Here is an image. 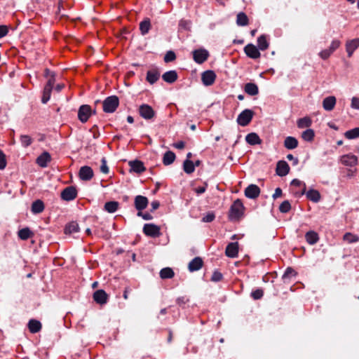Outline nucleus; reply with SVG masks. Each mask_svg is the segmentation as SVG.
Wrapping results in <instances>:
<instances>
[{
  "mask_svg": "<svg viewBox=\"0 0 359 359\" xmlns=\"http://www.w3.org/2000/svg\"><path fill=\"white\" fill-rule=\"evenodd\" d=\"M119 105V99L116 95L107 97L102 103L103 111L105 113L114 112Z\"/></svg>",
  "mask_w": 359,
  "mask_h": 359,
  "instance_id": "1",
  "label": "nucleus"
},
{
  "mask_svg": "<svg viewBox=\"0 0 359 359\" xmlns=\"http://www.w3.org/2000/svg\"><path fill=\"white\" fill-rule=\"evenodd\" d=\"M243 204L240 199H237L230 208L229 218L231 219H238L243 215Z\"/></svg>",
  "mask_w": 359,
  "mask_h": 359,
  "instance_id": "2",
  "label": "nucleus"
},
{
  "mask_svg": "<svg viewBox=\"0 0 359 359\" xmlns=\"http://www.w3.org/2000/svg\"><path fill=\"white\" fill-rule=\"evenodd\" d=\"M93 114V110L90 105L83 104L78 110V118L81 123H86Z\"/></svg>",
  "mask_w": 359,
  "mask_h": 359,
  "instance_id": "3",
  "label": "nucleus"
},
{
  "mask_svg": "<svg viewBox=\"0 0 359 359\" xmlns=\"http://www.w3.org/2000/svg\"><path fill=\"white\" fill-rule=\"evenodd\" d=\"M139 114L143 118L146 120H150L153 118L156 114L153 108L147 104H143L140 106Z\"/></svg>",
  "mask_w": 359,
  "mask_h": 359,
  "instance_id": "4",
  "label": "nucleus"
},
{
  "mask_svg": "<svg viewBox=\"0 0 359 359\" xmlns=\"http://www.w3.org/2000/svg\"><path fill=\"white\" fill-rule=\"evenodd\" d=\"M143 233L152 238H156L160 236V228L154 224H145L143 227Z\"/></svg>",
  "mask_w": 359,
  "mask_h": 359,
  "instance_id": "5",
  "label": "nucleus"
},
{
  "mask_svg": "<svg viewBox=\"0 0 359 359\" xmlns=\"http://www.w3.org/2000/svg\"><path fill=\"white\" fill-rule=\"evenodd\" d=\"M252 116V110L245 109L238 115L237 122L240 126H245L251 121Z\"/></svg>",
  "mask_w": 359,
  "mask_h": 359,
  "instance_id": "6",
  "label": "nucleus"
},
{
  "mask_svg": "<svg viewBox=\"0 0 359 359\" xmlns=\"http://www.w3.org/2000/svg\"><path fill=\"white\" fill-rule=\"evenodd\" d=\"M209 53L204 48L197 49L193 51L194 60L198 64H202L208 60Z\"/></svg>",
  "mask_w": 359,
  "mask_h": 359,
  "instance_id": "7",
  "label": "nucleus"
},
{
  "mask_svg": "<svg viewBox=\"0 0 359 359\" xmlns=\"http://www.w3.org/2000/svg\"><path fill=\"white\" fill-rule=\"evenodd\" d=\"M77 196V191L74 187L69 186L66 187L61 192V198L65 201H71Z\"/></svg>",
  "mask_w": 359,
  "mask_h": 359,
  "instance_id": "8",
  "label": "nucleus"
},
{
  "mask_svg": "<svg viewBox=\"0 0 359 359\" xmlns=\"http://www.w3.org/2000/svg\"><path fill=\"white\" fill-rule=\"evenodd\" d=\"M216 74L212 70H206L201 74L202 83L205 86H210L215 83Z\"/></svg>",
  "mask_w": 359,
  "mask_h": 359,
  "instance_id": "9",
  "label": "nucleus"
},
{
  "mask_svg": "<svg viewBox=\"0 0 359 359\" xmlns=\"http://www.w3.org/2000/svg\"><path fill=\"white\" fill-rule=\"evenodd\" d=\"M358 157L353 154H348L340 157V162L345 166L353 167L358 164Z\"/></svg>",
  "mask_w": 359,
  "mask_h": 359,
  "instance_id": "10",
  "label": "nucleus"
},
{
  "mask_svg": "<svg viewBox=\"0 0 359 359\" xmlns=\"http://www.w3.org/2000/svg\"><path fill=\"white\" fill-rule=\"evenodd\" d=\"M244 52L245 53L248 57L252 59H257L261 55L259 51V48H257L252 43H249L246 45L244 48Z\"/></svg>",
  "mask_w": 359,
  "mask_h": 359,
  "instance_id": "11",
  "label": "nucleus"
},
{
  "mask_svg": "<svg viewBox=\"0 0 359 359\" xmlns=\"http://www.w3.org/2000/svg\"><path fill=\"white\" fill-rule=\"evenodd\" d=\"M260 189L255 184H250L245 189V196L250 199H255L259 196Z\"/></svg>",
  "mask_w": 359,
  "mask_h": 359,
  "instance_id": "12",
  "label": "nucleus"
},
{
  "mask_svg": "<svg viewBox=\"0 0 359 359\" xmlns=\"http://www.w3.org/2000/svg\"><path fill=\"white\" fill-rule=\"evenodd\" d=\"M94 301L101 305L105 304L108 300V294L103 290H98L93 294Z\"/></svg>",
  "mask_w": 359,
  "mask_h": 359,
  "instance_id": "13",
  "label": "nucleus"
},
{
  "mask_svg": "<svg viewBox=\"0 0 359 359\" xmlns=\"http://www.w3.org/2000/svg\"><path fill=\"white\" fill-rule=\"evenodd\" d=\"M276 174L280 177L285 176L290 171V167L287 163L285 161H279L276 165Z\"/></svg>",
  "mask_w": 359,
  "mask_h": 359,
  "instance_id": "14",
  "label": "nucleus"
},
{
  "mask_svg": "<svg viewBox=\"0 0 359 359\" xmlns=\"http://www.w3.org/2000/svg\"><path fill=\"white\" fill-rule=\"evenodd\" d=\"M238 242L230 243L227 245L225 250V254L227 257L235 258L238 256Z\"/></svg>",
  "mask_w": 359,
  "mask_h": 359,
  "instance_id": "15",
  "label": "nucleus"
},
{
  "mask_svg": "<svg viewBox=\"0 0 359 359\" xmlns=\"http://www.w3.org/2000/svg\"><path fill=\"white\" fill-rule=\"evenodd\" d=\"M79 177L82 180L88 181L93 177V169L87 165L83 166L79 170Z\"/></svg>",
  "mask_w": 359,
  "mask_h": 359,
  "instance_id": "16",
  "label": "nucleus"
},
{
  "mask_svg": "<svg viewBox=\"0 0 359 359\" xmlns=\"http://www.w3.org/2000/svg\"><path fill=\"white\" fill-rule=\"evenodd\" d=\"M148 199L147 197L138 195L135 198V207L138 212L145 209L148 205Z\"/></svg>",
  "mask_w": 359,
  "mask_h": 359,
  "instance_id": "17",
  "label": "nucleus"
},
{
  "mask_svg": "<svg viewBox=\"0 0 359 359\" xmlns=\"http://www.w3.org/2000/svg\"><path fill=\"white\" fill-rule=\"evenodd\" d=\"M128 164L130 168V171L135 172L136 173H142L146 169L144 163L138 160L130 161H129Z\"/></svg>",
  "mask_w": 359,
  "mask_h": 359,
  "instance_id": "18",
  "label": "nucleus"
},
{
  "mask_svg": "<svg viewBox=\"0 0 359 359\" xmlns=\"http://www.w3.org/2000/svg\"><path fill=\"white\" fill-rule=\"evenodd\" d=\"M50 160L51 157L50 154L47 151H44L36 158V163L41 168H46Z\"/></svg>",
  "mask_w": 359,
  "mask_h": 359,
  "instance_id": "19",
  "label": "nucleus"
},
{
  "mask_svg": "<svg viewBox=\"0 0 359 359\" xmlns=\"http://www.w3.org/2000/svg\"><path fill=\"white\" fill-rule=\"evenodd\" d=\"M359 47V39H355L346 42V50L348 57H351L353 52Z\"/></svg>",
  "mask_w": 359,
  "mask_h": 359,
  "instance_id": "20",
  "label": "nucleus"
},
{
  "mask_svg": "<svg viewBox=\"0 0 359 359\" xmlns=\"http://www.w3.org/2000/svg\"><path fill=\"white\" fill-rule=\"evenodd\" d=\"M203 262L199 257L194 258L189 264V270L191 272L198 271L203 266Z\"/></svg>",
  "mask_w": 359,
  "mask_h": 359,
  "instance_id": "21",
  "label": "nucleus"
},
{
  "mask_svg": "<svg viewBox=\"0 0 359 359\" xmlns=\"http://www.w3.org/2000/svg\"><path fill=\"white\" fill-rule=\"evenodd\" d=\"M336 104V98L334 96L325 97L323 101V107L326 111H331Z\"/></svg>",
  "mask_w": 359,
  "mask_h": 359,
  "instance_id": "22",
  "label": "nucleus"
},
{
  "mask_svg": "<svg viewBox=\"0 0 359 359\" xmlns=\"http://www.w3.org/2000/svg\"><path fill=\"white\" fill-rule=\"evenodd\" d=\"M159 77L160 73L158 71L157 69H151L147 72L146 79L150 84H154L159 79Z\"/></svg>",
  "mask_w": 359,
  "mask_h": 359,
  "instance_id": "23",
  "label": "nucleus"
},
{
  "mask_svg": "<svg viewBox=\"0 0 359 359\" xmlns=\"http://www.w3.org/2000/svg\"><path fill=\"white\" fill-rule=\"evenodd\" d=\"M162 78L165 82L172 83L177 79V74L175 70L168 71L162 75Z\"/></svg>",
  "mask_w": 359,
  "mask_h": 359,
  "instance_id": "24",
  "label": "nucleus"
},
{
  "mask_svg": "<svg viewBox=\"0 0 359 359\" xmlns=\"http://www.w3.org/2000/svg\"><path fill=\"white\" fill-rule=\"evenodd\" d=\"M297 276V272L291 267H287L282 276V280L285 283H289L291 278Z\"/></svg>",
  "mask_w": 359,
  "mask_h": 359,
  "instance_id": "25",
  "label": "nucleus"
},
{
  "mask_svg": "<svg viewBox=\"0 0 359 359\" xmlns=\"http://www.w3.org/2000/svg\"><path fill=\"white\" fill-rule=\"evenodd\" d=\"M298 146V140L291 136L287 137L284 140V147L287 149H294Z\"/></svg>",
  "mask_w": 359,
  "mask_h": 359,
  "instance_id": "26",
  "label": "nucleus"
},
{
  "mask_svg": "<svg viewBox=\"0 0 359 359\" xmlns=\"http://www.w3.org/2000/svg\"><path fill=\"white\" fill-rule=\"evenodd\" d=\"M28 328L31 333H36L41 329V323L35 319H31L28 323Z\"/></svg>",
  "mask_w": 359,
  "mask_h": 359,
  "instance_id": "27",
  "label": "nucleus"
},
{
  "mask_svg": "<svg viewBox=\"0 0 359 359\" xmlns=\"http://www.w3.org/2000/svg\"><path fill=\"white\" fill-rule=\"evenodd\" d=\"M306 242L310 245H314L319 241L318 233L313 231H309L305 234Z\"/></svg>",
  "mask_w": 359,
  "mask_h": 359,
  "instance_id": "28",
  "label": "nucleus"
},
{
  "mask_svg": "<svg viewBox=\"0 0 359 359\" xmlns=\"http://www.w3.org/2000/svg\"><path fill=\"white\" fill-rule=\"evenodd\" d=\"M245 141L250 145L259 144L261 143V139L257 133H251L246 135Z\"/></svg>",
  "mask_w": 359,
  "mask_h": 359,
  "instance_id": "29",
  "label": "nucleus"
},
{
  "mask_svg": "<svg viewBox=\"0 0 359 359\" xmlns=\"http://www.w3.org/2000/svg\"><path fill=\"white\" fill-rule=\"evenodd\" d=\"M245 92L250 95H256L259 93L257 86L253 83H248L245 85Z\"/></svg>",
  "mask_w": 359,
  "mask_h": 359,
  "instance_id": "30",
  "label": "nucleus"
},
{
  "mask_svg": "<svg viewBox=\"0 0 359 359\" xmlns=\"http://www.w3.org/2000/svg\"><path fill=\"white\" fill-rule=\"evenodd\" d=\"M44 204L42 201L36 200L32 203V212L34 214H39L43 211Z\"/></svg>",
  "mask_w": 359,
  "mask_h": 359,
  "instance_id": "31",
  "label": "nucleus"
},
{
  "mask_svg": "<svg viewBox=\"0 0 359 359\" xmlns=\"http://www.w3.org/2000/svg\"><path fill=\"white\" fill-rule=\"evenodd\" d=\"M79 231V224L76 222H72L67 224L65 228L66 234H72Z\"/></svg>",
  "mask_w": 359,
  "mask_h": 359,
  "instance_id": "32",
  "label": "nucleus"
},
{
  "mask_svg": "<svg viewBox=\"0 0 359 359\" xmlns=\"http://www.w3.org/2000/svg\"><path fill=\"white\" fill-rule=\"evenodd\" d=\"M119 206V203L117 201H109L104 204V210L109 213L115 212Z\"/></svg>",
  "mask_w": 359,
  "mask_h": 359,
  "instance_id": "33",
  "label": "nucleus"
},
{
  "mask_svg": "<svg viewBox=\"0 0 359 359\" xmlns=\"http://www.w3.org/2000/svg\"><path fill=\"white\" fill-rule=\"evenodd\" d=\"M257 46H258L259 50H265L269 48V43L267 41L266 35L262 34L258 37Z\"/></svg>",
  "mask_w": 359,
  "mask_h": 359,
  "instance_id": "34",
  "label": "nucleus"
},
{
  "mask_svg": "<svg viewBox=\"0 0 359 359\" xmlns=\"http://www.w3.org/2000/svg\"><path fill=\"white\" fill-rule=\"evenodd\" d=\"M307 198L310 201L317 203L320 199V194L318 191L315 189H310L306 193Z\"/></svg>",
  "mask_w": 359,
  "mask_h": 359,
  "instance_id": "35",
  "label": "nucleus"
},
{
  "mask_svg": "<svg viewBox=\"0 0 359 359\" xmlns=\"http://www.w3.org/2000/svg\"><path fill=\"white\" fill-rule=\"evenodd\" d=\"M175 159V153L171 151H168L163 155V163L165 165H168L172 164L174 162Z\"/></svg>",
  "mask_w": 359,
  "mask_h": 359,
  "instance_id": "36",
  "label": "nucleus"
},
{
  "mask_svg": "<svg viewBox=\"0 0 359 359\" xmlns=\"http://www.w3.org/2000/svg\"><path fill=\"white\" fill-rule=\"evenodd\" d=\"M18 235L21 240L26 241L33 236V233L28 227H25L19 230Z\"/></svg>",
  "mask_w": 359,
  "mask_h": 359,
  "instance_id": "37",
  "label": "nucleus"
},
{
  "mask_svg": "<svg viewBox=\"0 0 359 359\" xmlns=\"http://www.w3.org/2000/svg\"><path fill=\"white\" fill-rule=\"evenodd\" d=\"M248 18L247 15L243 12L238 13L236 17V24L238 26H246L248 25Z\"/></svg>",
  "mask_w": 359,
  "mask_h": 359,
  "instance_id": "38",
  "label": "nucleus"
},
{
  "mask_svg": "<svg viewBox=\"0 0 359 359\" xmlns=\"http://www.w3.org/2000/svg\"><path fill=\"white\" fill-rule=\"evenodd\" d=\"M151 28V22L149 18H146L140 23V30L142 35L147 34Z\"/></svg>",
  "mask_w": 359,
  "mask_h": 359,
  "instance_id": "39",
  "label": "nucleus"
},
{
  "mask_svg": "<svg viewBox=\"0 0 359 359\" xmlns=\"http://www.w3.org/2000/svg\"><path fill=\"white\" fill-rule=\"evenodd\" d=\"M297 127L299 128H309L312 124V121L311 118L308 116H305L303 118H299L297 121Z\"/></svg>",
  "mask_w": 359,
  "mask_h": 359,
  "instance_id": "40",
  "label": "nucleus"
},
{
  "mask_svg": "<svg viewBox=\"0 0 359 359\" xmlns=\"http://www.w3.org/2000/svg\"><path fill=\"white\" fill-rule=\"evenodd\" d=\"M343 240H344V241H345L349 244L354 243H357L358 241H359V236L356 234H353L352 233L347 232L343 236Z\"/></svg>",
  "mask_w": 359,
  "mask_h": 359,
  "instance_id": "41",
  "label": "nucleus"
},
{
  "mask_svg": "<svg viewBox=\"0 0 359 359\" xmlns=\"http://www.w3.org/2000/svg\"><path fill=\"white\" fill-rule=\"evenodd\" d=\"M184 171L187 174H191L195 170V165L193 161L186 159L183 163Z\"/></svg>",
  "mask_w": 359,
  "mask_h": 359,
  "instance_id": "42",
  "label": "nucleus"
},
{
  "mask_svg": "<svg viewBox=\"0 0 359 359\" xmlns=\"http://www.w3.org/2000/svg\"><path fill=\"white\" fill-rule=\"evenodd\" d=\"M175 273L171 268H163L160 271V277L162 279L171 278L174 276Z\"/></svg>",
  "mask_w": 359,
  "mask_h": 359,
  "instance_id": "43",
  "label": "nucleus"
},
{
  "mask_svg": "<svg viewBox=\"0 0 359 359\" xmlns=\"http://www.w3.org/2000/svg\"><path fill=\"white\" fill-rule=\"evenodd\" d=\"M53 88L52 87L45 86L43 90V96L41 98L42 103L46 104L49 101Z\"/></svg>",
  "mask_w": 359,
  "mask_h": 359,
  "instance_id": "44",
  "label": "nucleus"
},
{
  "mask_svg": "<svg viewBox=\"0 0 359 359\" xmlns=\"http://www.w3.org/2000/svg\"><path fill=\"white\" fill-rule=\"evenodd\" d=\"M346 138L348 140L355 139L359 137V128H355L351 130H347L344 133Z\"/></svg>",
  "mask_w": 359,
  "mask_h": 359,
  "instance_id": "45",
  "label": "nucleus"
},
{
  "mask_svg": "<svg viewBox=\"0 0 359 359\" xmlns=\"http://www.w3.org/2000/svg\"><path fill=\"white\" fill-rule=\"evenodd\" d=\"M315 136V133L313 130L312 129H306L302 134V137L304 140L306 142H311Z\"/></svg>",
  "mask_w": 359,
  "mask_h": 359,
  "instance_id": "46",
  "label": "nucleus"
},
{
  "mask_svg": "<svg viewBox=\"0 0 359 359\" xmlns=\"http://www.w3.org/2000/svg\"><path fill=\"white\" fill-rule=\"evenodd\" d=\"M20 143L23 147H27L32 143V139L27 135H22L20 138Z\"/></svg>",
  "mask_w": 359,
  "mask_h": 359,
  "instance_id": "47",
  "label": "nucleus"
},
{
  "mask_svg": "<svg viewBox=\"0 0 359 359\" xmlns=\"http://www.w3.org/2000/svg\"><path fill=\"white\" fill-rule=\"evenodd\" d=\"M291 209V205L288 201H284L279 206V210L282 213H287Z\"/></svg>",
  "mask_w": 359,
  "mask_h": 359,
  "instance_id": "48",
  "label": "nucleus"
},
{
  "mask_svg": "<svg viewBox=\"0 0 359 359\" xmlns=\"http://www.w3.org/2000/svg\"><path fill=\"white\" fill-rule=\"evenodd\" d=\"M264 295V292L262 289H257L251 292V297L255 299H260Z\"/></svg>",
  "mask_w": 359,
  "mask_h": 359,
  "instance_id": "49",
  "label": "nucleus"
},
{
  "mask_svg": "<svg viewBox=\"0 0 359 359\" xmlns=\"http://www.w3.org/2000/svg\"><path fill=\"white\" fill-rule=\"evenodd\" d=\"M175 58H176L175 53L172 50H169L166 53V54L164 56V61L165 62H170L175 60Z\"/></svg>",
  "mask_w": 359,
  "mask_h": 359,
  "instance_id": "50",
  "label": "nucleus"
},
{
  "mask_svg": "<svg viewBox=\"0 0 359 359\" xmlns=\"http://www.w3.org/2000/svg\"><path fill=\"white\" fill-rule=\"evenodd\" d=\"M215 218V215L213 212H209L205 215H204L202 218L203 222H211Z\"/></svg>",
  "mask_w": 359,
  "mask_h": 359,
  "instance_id": "51",
  "label": "nucleus"
},
{
  "mask_svg": "<svg viewBox=\"0 0 359 359\" xmlns=\"http://www.w3.org/2000/svg\"><path fill=\"white\" fill-rule=\"evenodd\" d=\"M291 185L297 186V187H301L303 186L304 189L302 190V194H304L306 193V184L305 183L302 182L299 180L294 179L291 182Z\"/></svg>",
  "mask_w": 359,
  "mask_h": 359,
  "instance_id": "52",
  "label": "nucleus"
},
{
  "mask_svg": "<svg viewBox=\"0 0 359 359\" xmlns=\"http://www.w3.org/2000/svg\"><path fill=\"white\" fill-rule=\"evenodd\" d=\"M100 171L104 174H108L109 172L105 158H102L101 160Z\"/></svg>",
  "mask_w": 359,
  "mask_h": 359,
  "instance_id": "53",
  "label": "nucleus"
},
{
  "mask_svg": "<svg viewBox=\"0 0 359 359\" xmlns=\"http://www.w3.org/2000/svg\"><path fill=\"white\" fill-rule=\"evenodd\" d=\"M223 278V275L218 271H215L212 275L211 280L213 282H219Z\"/></svg>",
  "mask_w": 359,
  "mask_h": 359,
  "instance_id": "54",
  "label": "nucleus"
},
{
  "mask_svg": "<svg viewBox=\"0 0 359 359\" xmlns=\"http://www.w3.org/2000/svg\"><path fill=\"white\" fill-rule=\"evenodd\" d=\"M208 186V183L207 182H204L203 186L196 187L194 189V191L198 195L202 194H203L206 191Z\"/></svg>",
  "mask_w": 359,
  "mask_h": 359,
  "instance_id": "55",
  "label": "nucleus"
},
{
  "mask_svg": "<svg viewBox=\"0 0 359 359\" xmlns=\"http://www.w3.org/2000/svg\"><path fill=\"white\" fill-rule=\"evenodd\" d=\"M179 26L184 29H189L191 27V22L187 20H181L179 22Z\"/></svg>",
  "mask_w": 359,
  "mask_h": 359,
  "instance_id": "56",
  "label": "nucleus"
},
{
  "mask_svg": "<svg viewBox=\"0 0 359 359\" xmlns=\"http://www.w3.org/2000/svg\"><path fill=\"white\" fill-rule=\"evenodd\" d=\"M341 44V42L339 40H333L329 47V50L333 53L335 50H337Z\"/></svg>",
  "mask_w": 359,
  "mask_h": 359,
  "instance_id": "57",
  "label": "nucleus"
},
{
  "mask_svg": "<svg viewBox=\"0 0 359 359\" xmlns=\"http://www.w3.org/2000/svg\"><path fill=\"white\" fill-rule=\"evenodd\" d=\"M332 53L327 48L320 51L319 53V55L322 59L326 60L331 55Z\"/></svg>",
  "mask_w": 359,
  "mask_h": 359,
  "instance_id": "58",
  "label": "nucleus"
},
{
  "mask_svg": "<svg viewBox=\"0 0 359 359\" xmlns=\"http://www.w3.org/2000/svg\"><path fill=\"white\" fill-rule=\"evenodd\" d=\"M6 165V161L5 158V155L0 150V170L4 169Z\"/></svg>",
  "mask_w": 359,
  "mask_h": 359,
  "instance_id": "59",
  "label": "nucleus"
},
{
  "mask_svg": "<svg viewBox=\"0 0 359 359\" xmlns=\"http://www.w3.org/2000/svg\"><path fill=\"white\" fill-rule=\"evenodd\" d=\"M351 107L355 109H359V97H353L351 99Z\"/></svg>",
  "mask_w": 359,
  "mask_h": 359,
  "instance_id": "60",
  "label": "nucleus"
},
{
  "mask_svg": "<svg viewBox=\"0 0 359 359\" xmlns=\"http://www.w3.org/2000/svg\"><path fill=\"white\" fill-rule=\"evenodd\" d=\"M137 216L142 217L144 220H151L153 217L148 212L143 213L141 211L137 212Z\"/></svg>",
  "mask_w": 359,
  "mask_h": 359,
  "instance_id": "61",
  "label": "nucleus"
},
{
  "mask_svg": "<svg viewBox=\"0 0 359 359\" xmlns=\"http://www.w3.org/2000/svg\"><path fill=\"white\" fill-rule=\"evenodd\" d=\"M188 302L189 299L186 297H180L176 300L177 304L180 306L184 305Z\"/></svg>",
  "mask_w": 359,
  "mask_h": 359,
  "instance_id": "62",
  "label": "nucleus"
},
{
  "mask_svg": "<svg viewBox=\"0 0 359 359\" xmlns=\"http://www.w3.org/2000/svg\"><path fill=\"white\" fill-rule=\"evenodd\" d=\"M8 32V29L6 25H0V39L5 36Z\"/></svg>",
  "mask_w": 359,
  "mask_h": 359,
  "instance_id": "63",
  "label": "nucleus"
},
{
  "mask_svg": "<svg viewBox=\"0 0 359 359\" xmlns=\"http://www.w3.org/2000/svg\"><path fill=\"white\" fill-rule=\"evenodd\" d=\"M55 75L50 76V77L48 78V80L47 83L46 84V86H48L53 88L55 82Z\"/></svg>",
  "mask_w": 359,
  "mask_h": 359,
  "instance_id": "64",
  "label": "nucleus"
}]
</instances>
